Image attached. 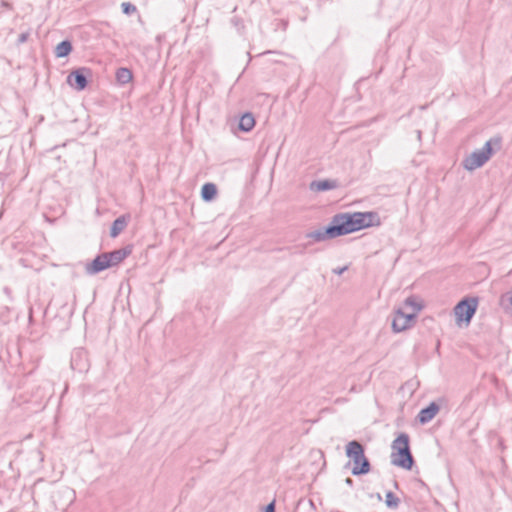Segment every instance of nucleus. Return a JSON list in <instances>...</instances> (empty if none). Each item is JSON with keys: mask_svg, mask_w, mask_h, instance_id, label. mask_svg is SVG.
<instances>
[{"mask_svg": "<svg viewBox=\"0 0 512 512\" xmlns=\"http://www.w3.org/2000/svg\"><path fill=\"white\" fill-rule=\"evenodd\" d=\"M355 232L352 213H341L333 217L332 223L324 231L311 233L309 236L316 241L336 238Z\"/></svg>", "mask_w": 512, "mask_h": 512, "instance_id": "f257e3e1", "label": "nucleus"}, {"mask_svg": "<svg viewBox=\"0 0 512 512\" xmlns=\"http://www.w3.org/2000/svg\"><path fill=\"white\" fill-rule=\"evenodd\" d=\"M422 301L416 297H409L404 305L399 308L392 321V329L395 332H402L412 325L414 318L422 309Z\"/></svg>", "mask_w": 512, "mask_h": 512, "instance_id": "f03ea898", "label": "nucleus"}, {"mask_svg": "<svg viewBox=\"0 0 512 512\" xmlns=\"http://www.w3.org/2000/svg\"><path fill=\"white\" fill-rule=\"evenodd\" d=\"M132 253V247L127 246L108 253L98 255L89 265L86 270L90 274H95L110 267L116 266L123 262Z\"/></svg>", "mask_w": 512, "mask_h": 512, "instance_id": "7ed1b4c3", "label": "nucleus"}, {"mask_svg": "<svg viewBox=\"0 0 512 512\" xmlns=\"http://www.w3.org/2000/svg\"><path fill=\"white\" fill-rule=\"evenodd\" d=\"M391 461L395 466L411 470L414 464L409 447V436L400 434L392 443Z\"/></svg>", "mask_w": 512, "mask_h": 512, "instance_id": "20e7f679", "label": "nucleus"}, {"mask_svg": "<svg viewBox=\"0 0 512 512\" xmlns=\"http://www.w3.org/2000/svg\"><path fill=\"white\" fill-rule=\"evenodd\" d=\"M346 455L352 460V473L354 475L366 474L370 470L368 459L364 455L362 445L357 441H350L346 445Z\"/></svg>", "mask_w": 512, "mask_h": 512, "instance_id": "39448f33", "label": "nucleus"}, {"mask_svg": "<svg viewBox=\"0 0 512 512\" xmlns=\"http://www.w3.org/2000/svg\"><path fill=\"white\" fill-rule=\"evenodd\" d=\"M478 307V299L475 297L465 298L454 307L456 324L459 327H467L470 324Z\"/></svg>", "mask_w": 512, "mask_h": 512, "instance_id": "423d86ee", "label": "nucleus"}, {"mask_svg": "<svg viewBox=\"0 0 512 512\" xmlns=\"http://www.w3.org/2000/svg\"><path fill=\"white\" fill-rule=\"evenodd\" d=\"M355 232L361 229L379 226L381 221L376 212H354L352 213Z\"/></svg>", "mask_w": 512, "mask_h": 512, "instance_id": "0eeeda50", "label": "nucleus"}, {"mask_svg": "<svg viewBox=\"0 0 512 512\" xmlns=\"http://www.w3.org/2000/svg\"><path fill=\"white\" fill-rule=\"evenodd\" d=\"M492 154L490 142H487L481 151L473 152L464 160V167L467 170H474L481 167Z\"/></svg>", "mask_w": 512, "mask_h": 512, "instance_id": "6e6552de", "label": "nucleus"}, {"mask_svg": "<svg viewBox=\"0 0 512 512\" xmlns=\"http://www.w3.org/2000/svg\"><path fill=\"white\" fill-rule=\"evenodd\" d=\"M84 72L90 74V71L84 68L77 69L71 72L70 75L67 77L68 84L76 90H83L87 85V80Z\"/></svg>", "mask_w": 512, "mask_h": 512, "instance_id": "1a4fd4ad", "label": "nucleus"}, {"mask_svg": "<svg viewBox=\"0 0 512 512\" xmlns=\"http://www.w3.org/2000/svg\"><path fill=\"white\" fill-rule=\"evenodd\" d=\"M439 407L435 403H431L427 408L422 409L418 415L421 423H426L433 419L438 413Z\"/></svg>", "mask_w": 512, "mask_h": 512, "instance_id": "9d476101", "label": "nucleus"}, {"mask_svg": "<svg viewBox=\"0 0 512 512\" xmlns=\"http://www.w3.org/2000/svg\"><path fill=\"white\" fill-rule=\"evenodd\" d=\"M337 187V184L335 181L331 180H322V181H316L311 183V189L315 191H325L334 189Z\"/></svg>", "mask_w": 512, "mask_h": 512, "instance_id": "9b49d317", "label": "nucleus"}, {"mask_svg": "<svg viewBox=\"0 0 512 512\" xmlns=\"http://www.w3.org/2000/svg\"><path fill=\"white\" fill-rule=\"evenodd\" d=\"M116 79L119 84H127L132 81L133 74L132 72L127 68H119L116 71Z\"/></svg>", "mask_w": 512, "mask_h": 512, "instance_id": "f8f14e48", "label": "nucleus"}, {"mask_svg": "<svg viewBox=\"0 0 512 512\" xmlns=\"http://www.w3.org/2000/svg\"><path fill=\"white\" fill-rule=\"evenodd\" d=\"M217 193L216 186L212 183H206L201 190L202 198L206 201L212 200Z\"/></svg>", "mask_w": 512, "mask_h": 512, "instance_id": "ddd939ff", "label": "nucleus"}, {"mask_svg": "<svg viewBox=\"0 0 512 512\" xmlns=\"http://www.w3.org/2000/svg\"><path fill=\"white\" fill-rule=\"evenodd\" d=\"M254 125L255 120L251 114H244L239 122V128L243 131H250Z\"/></svg>", "mask_w": 512, "mask_h": 512, "instance_id": "4468645a", "label": "nucleus"}, {"mask_svg": "<svg viewBox=\"0 0 512 512\" xmlns=\"http://www.w3.org/2000/svg\"><path fill=\"white\" fill-rule=\"evenodd\" d=\"M126 224L127 220L125 217L116 219L111 228V236L116 237L126 227Z\"/></svg>", "mask_w": 512, "mask_h": 512, "instance_id": "2eb2a0df", "label": "nucleus"}, {"mask_svg": "<svg viewBox=\"0 0 512 512\" xmlns=\"http://www.w3.org/2000/svg\"><path fill=\"white\" fill-rule=\"evenodd\" d=\"M71 50L72 46L70 42L63 41L57 45L55 53L57 57H65L71 52Z\"/></svg>", "mask_w": 512, "mask_h": 512, "instance_id": "dca6fc26", "label": "nucleus"}, {"mask_svg": "<svg viewBox=\"0 0 512 512\" xmlns=\"http://www.w3.org/2000/svg\"><path fill=\"white\" fill-rule=\"evenodd\" d=\"M385 502L388 507L395 508L398 506L399 499L392 492H388L385 496Z\"/></svg>", "mask_w": 512, "mask_h": 512, "instance_id": "f3484780", "label": "nucleus"}, {"mask_svg": "<svg viewBox=\"0 0 512 512\" xmlns=\"http://www.w3.org/2000/svg\"><path fill=\"white\" fill-rule=\"evenodd\" d=\"M123 12L126 14L132 13L136 11L135 6L131 5L130 3H123L122 4Z\"/></svg>", "mask_w": 512, "mask_h": 512, "instance_id": "a211bd4d", "label": "nucleus"}, {"mask_svg": "<svg viewBox=\"0 0 512 512\" xmlns=\"http://www.w3.org/2000/svg\"><path fill=\"white\" fill-rule=\"evenodd\" d=\"M265 512H274V502L270 503L267 507Z\"/></svg>", "mask_w": 512, "mask_h": 512, "instance_id": "6ab92c4d", "label": "nucleus"}]
</instances>
